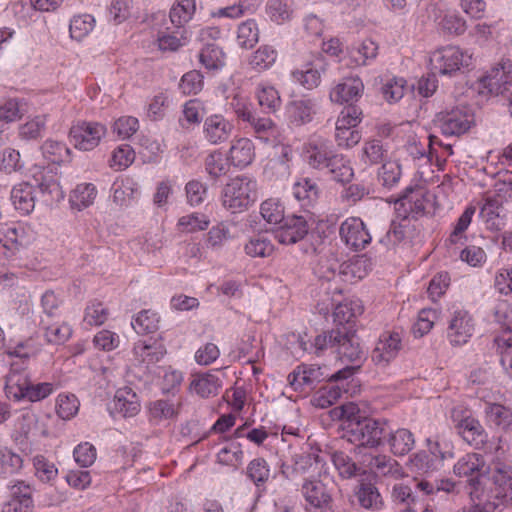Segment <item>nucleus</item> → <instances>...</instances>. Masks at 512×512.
Here are the masks:
<instances>
[{"mask_svg": "<svg viewBox=\"0 0 512 512\" xmlns=\"http://www.w3.org/2000/svg\"><path fill=\"white\" fill-rule=\"evenodd\" d=\"M336 155L332 143L321 136L311 137L303 146L305 162L316 170L326 169Z\"/></svg>", "mask_w": 512, "mask_h": 512, "instance_id": "nucleus-10", "label": "nucleus"}, {"mask_svg": "<svg viewBox=\"0 0 512 512\" xmlns=\"http://www.w3.org/2000/svg\"><path fill=\"white\" fill-rule=\"evenodd\" d=\"M415 488L426 496H434L439 492L452 494L457 491V483L449 478L430 480L428 478H415Z\"/></svg>", "mask_w": 512, "mask_h": 512, "instance_id": "nucleus-30", "label": "nucleus"}, {"mask_svg": "<svg viewBox=\"0 0 512 512\" xmlns=\"http://www.w3.org/2000/svg\"><path fill=\"white\" fill-rule=\"evenodd\" d=\"M326 169L337 182H349L354 175L349 162L341 154H337Z\"/></svg>", "mask_w": 512, "mask_h": 512, "instance_id": "nucleus-58", "label": "nucleus"}, {"mask_svg": "<svg viewBox=\"0 0 512 512\" xmlns=\"http://www.w3.org/2000/svg\"><path fill=\"white\" fill-rule=\"evenodd\" d=\"M41 151L43 157L51 163H62L69 157L70 150L62 142L48 139L42 146Z\"/></svg>", "mask_w": 512, "mask_h": 512, "instance_id": "nucleus-50", "label": "nucleus"}, {"mask_svg": "<svg viewBox=\"0 0 512 512\" xmlns=\"http://www.w3.org/2000/svg\"><path fill=\"white\" fill-rule=\"evenodd\" d=\"M277 55L272 46L262 45L249 58V65L258 72L267 70L276 62Z\"/></svg>", "mask_w": 512, "mask_h": 512, "instance_id": "nucleus-44", "label": "nucleus"}, {"mask_svg": "<svg viewBox=\"0 0 512 512\" xmlns=\"http://www.w3.org/2000/svg\"><path fill=\"white\" fill-rule=\"evenodd\" d=\"M359 505L367 510L380 511L384 507V500L376 486L371 483H363L356 492Z\"/></svg>", "mask_w": 512, "mask_h": 512, "instance_id": "nucleus-33", "label": "nucleus"}, {"mask_svg": "<svg viewBox=\"0 0 512 512\" xmlns=\"http://www.w3.org/2000/svg\"><path fill=\"white\" fill-rule=\"evenodd\" d=\"M106 132L101 123L81 121L70 128L69 135L76 149L90 151L99 145Z\"/></svg>", "mask_w": 512, "mask_h": 512, "instance_id": "nucleus-12", "label": "nucleus"}, {"mask_svg": "<svg viewBox=\"0 0 512 512\" xmlns=\"http://www.w3.org/2000/svg\"><path fill=\"white\" fill-rule=\"evenodd\" d=\"M453 472L458 477L468 478L469 496L472 501L482 499L486 482H492V465H486L482 455L467 453L454 464Z\"/></svg>", "mask_w": 512, "mask_h": 512, "instance_id": "nucleus-2", "label": "nucleus"}, {"mask_svg": "<svg viewBox=\"0 0 512 512\" xmlns=\"http://www.w3.org/2000/svg\"><path fill=\"white\" fill-rule=\"evenodd\" d=\"M428 203L426 189L421 185L408 186L396 201V205L404 208V220L412 215L417 217L425 213Z\"/></svg>", "mask_w": 512, "mask_h": 512, "instance_id": "nucleus-17", "label": "nucleus"}, {"mask_svg": "<svg viewBox=\"0 0 512 512\" xmlns=\"http://www.w3.org/2000/svg\"><path fill=\"white\" fill-rule=\"evenodd\" d=\"M494 289L502 296H512V264L495 273Z\"/></svg>", "mask_w": 512, "mask_h": 512, "instance_id": "nucleus-63", "label": "nucleus"}, {"mask_svg": "<svg viewBox=\"0 0 512 512\" xmlns=\"http://www.w3.org/2000/svg\"><path fill=\"white\" fill-rule=\"evenodd\" d=\"M473 121L474 116L467 108L457 107L437 114L434 125L445 136H460L470 129Z\"/></svg>", "mask_w": 512, "mask_h": 512, "instance_id": "nucleus-9", "label": "nucleus"}, {"mask_svg": "<svg viewBox=\"0 0 512 512\" xmlns=\"http://www.w3.org/2000/svg\"><path fill=\"white\" fill-rule=\"evenodd\" d=\"M187 40L186 30L184 28L175 27V30L161 31L157 37L158 47L161 51L174 52L185 44Z\"/></svg>", "mask_w": 512, "mask_h": 512, "instance_id": "nucleus-41", "label": "nucleus"}, {"mask_svg": "<svg viewBox=\"0 0 512 512\" xmlns=\"http://www.w3.org/2000/svg\"><path fill=\"white\" fill-rule=\"evenodd\" d=\"M260 214L266 222L274 225H280L286 218L282 204L275 199L265 200L261 204Z\"/></svg>", "mask_w": 512, "mask_h": 512, "instance_id": "nucleus-59", "label": "nucleus"}, {"mask_svg": "<svg viewBox=\"0 0 512 512\" xmlns=\"http://www.w3.org/2000/svg\"><path fill=\"white\" fill-rule=\"evenodd\" d=\"M443 458V454H433L421 450L410 458V467L419 474H428L438 469Z\"/></svg>", "mask_w": 512, "mask_h": 512, "instance_id": "nucleus-37", "label": "nucleus"}, {"mask_svg": "<svg viewBox=\"0 0 512 512\" xmlns=\"http://www.w3.org/2000/svg\"><path fill=\"white\" fill-rule=\"evenodd\" d=\"M363 464L378 476L398 480L405 475L402 466L388 455H365Z\"/></svg>", "mask_w": 512, "mask_h": 512, "instance_id": "nucleus-20", "label": "nucleus"}, {"mask_svg": "<svg viewBox=\"0 0 512 512\" xmlns=\"http://www.w3.org/2000/svg\"><path fill=\"white\" fill-rule=\"evenodd\" d=\"M308 230V223L303 216L289 215L275 230V238L281 244H295L304 239Z\"/></svg>", "mask_w": 512, "mask_h": 512, "instance_id": "nucleus-16", "label": "nucleus"}, {"mask_svg": "<svg viewBox=\"0 0 512 512\" xmlns=\"http://www.w3.org/2000/svg\"><path fill=\"white\" fill-rule=\"evenodd\" d=\"M11 200L14 207L22 214H29L35 207L34 188L27 182L15 185L11 191Z\"/></svg>", "mask_w": 512, "mask_h": 512, "instance_id": "nucleus-29", "label": "nucleus"}, {"mask_svg": "<svg viewBox=\"0 0 512 512\" xmlns=\"http://www.w3.org/2000/svg\"><path fill=\"white\" fill-rule=\"evenodd\" d=\"M386 421L369 417H351L348 419L346 433L348 440L357 443L359 452L362 447L375 448L383 443L386 435Z\"/></svg>", "mask_w": 512, "mask_h": 512, "instance_id": "nucleus-4", "label": "nucleus"}, {"mask_svg": "<svg viewBox=\"0 0 512 512\" xmlns=\"http://www.w3.org/2000/svg\"><path fill=\"white\" fill-rule=\"evenodd\" d=\"M195 11V0H177L170 9V21L174 27L183 28V26L192 19Z\"/></svg>", "mask_w": 512, "mask_h": 512, "instance_id": "nucleus-42", "label": "nucleus"}, {"mask_svg": "<svg viewBox=\"0 0 512 512\" xmlns=\"http://www.w3.org/2000/svg\"><path fill=\"white\" fill-rule=\"evenodd\" d=\"M225 54L214 42H207L199 53L200 63L208 70L219 69L224 65Z\"/></svg>", "mask_w": 512, "mask_h": 512, "instance_id": "nucleus-43", "label": "nucleus"}, {"mask_svg": "<svg viewBox=\"0 0 512 512\" xmlns=\"http://www.w3.org/2000/svg\"><path fill=\"white\" fill-rule=\"evenodd\" d=\"M339 235L341 241L354 251L365 249L372 240L365 223L359 217L345 219L339 227Z\"/></svg>", "mask_w": 512, "mask_h": 512, "instance_id": "nucleus-13", "label": "nucleus"}, {"mask_svg": "<svg viewBox=\"0 0 512 512\" xmlns=\"http://www.w3.org/2000/svg\"><path fill=\"white\" fill-rule=\"evenodd\" d=\"M496 453L492 468V486L484 490L482 499H475L474 505L458 512H494L500 505L512 506V466L503 460L504 452L499 444Z\"/></svg>", "mask_w": 512, "mask_h": 512, "instance_id": "nucleus-1", "label": "nucleus"}, {"mask_svg": "<svg viewBox=\"0 0 512 512\" xmlns=\"http://www.w3.org/2000/svg\"><path fill=\"white\" fill-rule=\"evenodd\" d=\"M28 243L25 228L20 224H12L0 228V245L6 257L16 255Z\"/></svg>", "mask_w": 512, "mask_h": 512, "instance_id": "nucleus-19", "label": "nucleus"}, {"mask_svg": "<svg viewBox=\"0 0 512 512\" xmlns=\"http://www.w3.org/2000/svg\"><path fill=\"white\" fill-rule=\"evenodd\" d=\"M335 481L324 476L320 479H304L301 492L307 502L309 512H335L333 496L336 492Z\"/></svg>", "mask_w": 512, "mask_h": 512, "instance_id": "nucleus-5", "label": "nucleus"}, {"mask_svg": "<svg viewBox=\"0 0 512 512\" xmlns=\"http://www.w3.org/2000/svg\"><path fill=\"white\" fill-rule=\"evenodd\" d=\"M340 386H320L311 398V403L318 408H327L337 402L341 396Z\"/></svg>", "mask_w": 512, "mask_h": 512, "instance_id": "nucleus-53", "label": "nucleus"}, {"mask_svg": "<svg viewBox=\"0 0 512 512\" xmlns=\"http://www.w3.org/2000/svg\"><path fill=\"white\" fill-rule=\"evenodd\" d=\"M325 71V62L321 56H317L303 71L294 72V77L307 89H313L320 84L321 72Z\"/></svg>", "mask_w": 512, "mask_h": 512, "instance_id": "nucleus-36", "label": "nucleus"}, {"mask_svg": "<svg viewBox=\"0 0 512 512\" xmlns=\"http://www.w3.org/2000/svg\"><path fill=\"white\" fill-rule=\"evenodd\" d=\"M472 55L457 46H446L434 51L430 56L431 68L435 73L451 75L471 64Z\"/></svg>", "mask_w": 512, "mask_h": 512, "instance_id": "nucleus-8", "label": "nucleus"}, {"mask_svg": "<svg viewBox=\"0 0 512 512\" xmlns=\"http://www.w3.org/2000/svg\"><path fill=\"white\" fill-rule=\"evenodd\" d=\"M33 467L35 477L42 483H51L58 475V469L55 464L49 461L43 455L33 457Z\"/></svg>", "mask_w": 512, "mask_h": 512, "instance_id": "nucleus-51", "label": "nucleus"}, {"mask_svg": "<svg viewBox=\"0 0 512 512\" xmlns=\"http://www.w3.org/2000/svg\"><path fill=\"white\" fill-rule=\"evenodd\" d=\"M484 88L493 95H504L512 88V63L510 60L502 61L491 68L487 75L481 79Z\"/></svg>", "mask_w": 512, "mask_h": 512, "instance_id": "nucleus-15", "label": "nucleus"}, {"mask_svg": "<svg viewBox=\"0 0 512 512\" xmlns=\"http://www.w3.org/2000/svg\"><path fill=\"white\" fill-rule=\"evenodd\" d=\"M256 137L264 142L275 140L279 134L277 125L268 117H255L250 124Z\"/></svg>", "mask_w": 512, "mask_h": 512, "instance_id": "nucleus-52", "label": "nucleus"}, {"mask_svg": "<svg viewBox=\"0 0 512 512\" xmlns=\"http://www.w3.org/2000/svg\"><path fill=\"white\" fill-rule=\"evenodd\" d=\"M391 497L397 505L405 508L401 512H418L417 497L413 494L412 488L404 484H396L392 488Z\"/></svg>", "mask_w": 512, "mask_h": 512, "instance_id": "nucleus-46", "label": "nucleus"}, {"mask_svg": "<svg viewBox=\"0 0 512 512\" xmlns=\"http://www.w3.org/2000/svg\"><path fill=\"white\" fill-rule=\"evenodd\" d=\"M109 311L105 305L97 300L88 303L84 311L83 321L89 326H100L108 319Z\"/></svg>", "mask_w": 512, "mask_h": 512, "instance_id": "nucleus-55", "label": "nucleus"}, {"mask_svg": "<svg viewBox=\"0 0 512 512\" xmlns=\"http://www.w3.org/2000/svg\"><path fill=\"white\" fill-rule=\"evenodd\" d=\"M255 157V147L248 138H239L232 142L227 160L231 165L238 168H245L252 163Z\"/></svg>", "mask_w": 512, "mask_h": 512, "instance_id": "nucleus-26", "label": "nucleus"}, {"mask_svg": "<svg viewBox=\"0 0 512 512\" xmlns=\"http://www.w3.org/2000/svg\"><path fill=\"white\" fill-rule=\"evenodd\" d=\"M401 349V338L398 333L383 334L372 351L371 359L379 366H386Z\"/></svg>", "mask_w": 512, "mask_h": 512, "instance_id": "nucleus-21", "label": "nucleus"}, {"mask_svg": "<svg viewBox=\"0 0 512 512\" xmlns=\"http://www.w3.org/2000/svg\"><path fill=\"white\" fill-rule=\"evenodd\" d=\"M372 261L366 255H359L346 264L343 273L355 279H363L372 270Z\"/></svg>", "mask_w": 512, "mask_h": 512, "instance_id": "nucleus-62", "label": "nucleus"}, {"mask_svg": "<svg viewBox=\"0 0 512 512\" xmlns=\"http://www.w3.org/2000/svg\"><path fill=\"white\" fill-rule=\"evenodd\" d=\"M131 324L138 334L152 333L159 327V317L151 310H143L138 313Z\"/></svg>", "mask_w": 512, "mask_h": 512, "instance_id": "nucleus-56", "label": "nucleus"}, {"mask_svg": "<svg viewBox=\"0 0 512 512\" xmlns=\"http://www.w3.org/2000/svg\"><path fill=\"white\" fill-rule=\"evenodd\" d=\"M316 104L312 99L295 100L287 106L290 122L299 126L309 123L315 114Z\"/></svg>", "mask_w": 512, "mask_h": 512, "instance_id": "nucleus-31", "label": "nucleus"}, {"mask_svg": "<svg viewBox=\"0 0 512 512\" xmlns=\"http://www.w3.org/2000/svg\"><path fill=\"white\" fill-rule=\"evenodd\" d=\"M500 353V362L506 373L512 376V335L495 338Z\"/></svg>", "mask_w": 512, "mask_h": 512, "instance_id": "nucleus-64", "label": "nucleus"}, {"mask_svg": "<svg viewBox=\"0 0 512 512\" xmlns=\"http://www.w3.org/2000/svg\"><path fill=\"white\" fill-rule=\"evenodd\" d=\"M245 253L250 257H269L273 254L274 246L265 236H255L251 238L244 247Z\"/></svg>", "mask_w": 512, "mask_h": 512, "instance_id": "nucleus-54", "label": "nucleus"}, {"mask_svg": "<svg viewBox=\"0 0 512 512\" xmlns=\"http://www.w3.org/2000/svg\"><path fill=\"white\" fill-rule=\"evenodd\" d=\"M148 420L153 425H160L174 419L178 414L177 405L170 400H155L148 404Z\"/></svg>", "mask_w": 512, "mask_h": 512, "instance_id": "nucleus-28", "label": "nucleus"}, {"mask_svg": "<svg viewBox=\"0 0 512 512\" xmlns=\"http://www.w3.org/2000/svg\"><path fill=\"white\" fill-rule=\"evenodd\" d=\"M358 369L359 366H347L331 373L326 366L301 364L288 375V384H318L324 381L338 382L348 380Z\"/></svg>", "mask_w": 512, "mask_h": 512, "instance_id": "nucleus-6", "label": "nucleus"}, {"mask_svg": "<svg viewBox=\"0 0 512 512\" xmlns=\"http://www.w3.org/2000/svg\"><path fill=\"white\" fill-rule=\"evenodd\" d=\"M166 353L162 343L158 341H139L134 346V354L138 361L147 365L158 362Z\"/></svg>", "mask_w": 512, "mask_h": 512, "instance_id": "nucleus-34", "label": "nucleus"}, {"mask_svg": "<svg viewBox=\"0 0 512 512\" xmlns=\"http://www.w3.org/2000/svg\"><path fill=\"white\" fill-rule=\"evenodd\" d=\"M41 324L45 329V337L49 343L63 344L72 335V328L68 323H52L51 320L42 319Z\"/></svg>", "mask_w": 512, "mask_h": 512, "instance_id": "nucleus-45", "label": "nucleus"}, {"mask_svg": "<svg viewBox=\"0 0 512 512\" xmlns=\"http://www.w3.org/2000/svg\"><path fill=\"white\" fill-rule=\"evenodd\" d=\"M364 90L359 77H347L338 83L330 92V99L337 104L357 101Z\"/></svg>", "mask_w": 512, "mask_h": 512, "instance_id": "nucleus-22", "label": "nucleus"}, {"mask_svg": "<svg viewBox=\"0 0 512 512\" xmlns=\"http://www.w3.org/2000/svg\"><path fill=\"white\" fill-rule=\"evenodd\" d=\"M485 417L488 423L504 431L512 430V410L498 403H486Z\"/></svg>", "mask_w": 512, "mask_h": 512, "instance_id": "nucleus-32", "label": "nucleus"}, {"mask_svg": "<svg viewBox=\"0 0 512 512\" xmlns=\"http://www.w3.org/2000/svg\"><path fill=\"white\" fill-rule=\"evenodd\" d=\"M248 478L255 484L259 492L265 491V484L270 479V468L264 458H255L247 466Z\"/></svg>", "mask_w": 512, "mask_h": 512, "instance_id": "nucleus-40", "label": "nucleus"}, {"mask_svg": "<svg viewBox=\"0 0 512 512\" xmlns=\"http://www.w3.org/2000/svg\"><path fill=\"white\" fill-rule=\"evenodd\" d=\"M388 443L394 455L403 456L413 449L415 439L411 431L401 428L389 435Z\"/></svg>", "mask_w": 512, "mask_h": 512, "instance_id": "nucleus-39", "label": "nucleus"}, {"mask_svg": "<svg viewBox=\"0 0 512 512\" xmlns=\"http://www.w3.org/2000/svg\"><path fill=\"white\" fill-rule=\"evenodd\" d=\"M233 129L232 122L221 114L208 116L203 124L204 138L213 145L226 142L230 138Z\"/></svg>", "mask_w": 512, "mask_h": 512, "instance_id": "nucleus-18", "label": "nucleus"}, {"mask_svg": "<svg viewBox=\"0 0 512 512\" xmlns=\"http://www.w3.org/2000/svg\"><path fill=\"white\" fill-rule=\"evenodd\" d=\"M259 105L268 112H275L281 105L279 92L268 84H259L256 91Z\"/></svg>", "mask_w": 512, "mask_h": 512, "instance_id": "nucleus-47", "label": "nucleus"}, {"mask_svg": "<svg viewBox=\"0 0 512 512\" xmlns=\"http://www.w3.org/2000/svg\"><path fill=\"white\" fill-rule=\"evenodd\" d=\"M113 409L123 417H133L140 411V400L130 386H122L115 392Z\"/></svg>", "mask_w": 512, "mask_h": 512, "instance_id": "nucleus-27", "label": "nucleus"}, {"mask_svg": "<svg viewBox=\"0 0 512 512\" xmlns=\"http://www.w3.org/2000/svg\"><path fill=\"white\" fill-rule=\"evenodd\" d=\"M339 332L342 337L338 338L339 342H336L335 345L339 358L350 362L360 360L363 356V351L355 329L348 327V330L339 329Z\"/></svg>", "mask_w": 512, "mask_h": 512, "instance_id": "nucleus-23", "label": "nucleus"}, {"mask_svg": "<svg viewBox=\"0 0 512 512\" xmlns=\"http://www.w3.org/2000/svg\"><path fill=\"white\" fill-rule=\"evenodd\" d=\"M501 201L499 199L487 196L481 208L480 216L491 230H500L504 225L503 218L501 217Z\"/></svg>", "mask_w": 512, "mask_h": 512, "instance_id": "nucleus-38", "label": "nucleus"}, {"mask_svg": "<svg viewBox=\"0 0 512 512\" xmlns=\"http://www.w3.org/2000/svg\"><path fill=\"white\" fill-rule=\"evenodd\" d=\"M475 331L473 316L463 309L455 310L446 329V338L454 346H462L469 342Z\"/></svg>", "mask_w": 512, "mask_h": 512, "instance_id": "nucleus-11", "label": "nucleus"}, {"mask_svg": "<svg viewBox=\"0 0 512 512\" xmlns=\"http://www.w3.org/2000/svg\"><path fill=\"white\" fill-rule=\"evenodd\" d=\"M97 189L92 183L78 184L70 193L69 202L73 209L81 211L94 203Z\"/></svg>", "mask_w": 512, "mask_h": 512, "instance_id": "nucleus-35", "label": "nucleus"}, {"mask_svg": "<svg viewBox=\"0 0 512 512\" xmlns=\"http://www.w3.org/2000/svg\"><path fill=\"white\" fill-rule=\"evenodd\" d=\"M457 428L462 439L470 446L478 450H484L486 454L492 455V466L494 459L497 457L496 447L498 443L504 452L503 460L508 462L506 459V450L502 445L501 438H493V440L489 441L488 434L479 420L473 417H465L459 422Z\"/></svg>", "mask_w": 512, "mask_h": 512, "instance_id": "nucleus-7", "label": "nucleus"}, {"mask_svg": "<svg viewBox=\"0 0 512 512\" xmlns=\"http://www.w3.org/2000/svg\"><path fill=\"white\" fill-rule=\"evenodd\" d=\"M205 169L210 177L219 178L229 171V163L227 158L219 151L209 154L205 160Z\"/></svg>", "mask_w": 512, "mask_h": 512, "instance_id": "nucleus-60", "label": "nucleus"}, {"mask_svg": "<svg viewBox=\"0 0 512 512\" xmlns=\"http://www.w3.org/2000/svg\"><path fill=\"white\" fill-rule=\"evenodd\" d=\"M9 497L2 512H32L34 509L33 486L24 480H14L8 485Z\"/></svg>", "mask_w": 512, "mask_h": 512, "instance_id": "nucleus-14", "label": "nucleus"}, {"mask_svg": "<svg viewBox=\"0 0 512 512\" xmlns=\"http://www.w3.org/2000/svg\"><path fill=\"white\" fill-rule=\"evenodd\" d=\"M8 399L17 403L40 401L52 393L49 386H4Z\"/></svg>", "mask_w": 512, "mask_h": 512, "instance_id": "nucleus-25", "label": "nucleus"}, {"mask_svg": "<svg viewBox=\"0 0 512 512\" xmlns=\"http://www.w3.org/2000/svg\"><path fill=\"white\" fill-rule=\"evenodd\" d=\"M256 199L257 182L247 175L230 179L221 192V203L231 213H240L248 209Z\"/></svg>", "mask_w": 512, "mask_h": 512, "instance_id": "nucleus-3", "label": "nucleus"}, {"mask_svg": "<svg viewBox=\"0 0 512 512\" xmlns=\"http://www.w3.org/2000/svg\"><path fill=\"white\" fill-rule=\"evenodd\" d=\"M386 153L387 150L381 140L371 139L364 143L361 159L365 164H378L384 160Z\"/></svg>", "mask_w": 512, "mask_h": 512, "instance_id": "nucleus-57", "label": "nucleus"}, {"mask_svg": "<svg viewBox=\"0 0 512 512\" xmlns=\"http://www.w3.org/2000/svg\"><path fill=\"white\" fill-rule=\"evenodd\" d=\"M259 41V29L252 19L242 22L237 30V43L240 47L252 48Z\"/></svg>", "mask_w": 512, "mask_h": 512, "instance_id": "nucleus-49", "label": "nucleus"}, {"mask_svg": "<svg viewBox=\"0 0 512 512\" xmlns=\"http://www.w3.org/2000/svg\"><path fill=\"white\" fill-rule=\"evenodd\" d=\"M135 160V152L128 144H123L117 147L109 161L110 167L115 170H124L129 167Z\"/></svg>", "mask_w": 512, "mask_h": 512, "instance_id": "nucleus-61", "label": "nucleus"}, {"mask_svg": "<svg viewBox=\"0 0 512 512\" xmlns=\"http://www.w3.org/2000/svg\"><path fill=\"white\" fill-rule=\"evenodd\" d=\"M95 26V19L90 14H81L74 16L69 25L70 36L72 39L81 41L85 38Z\"/></svg>", "mask_w": 512, "mask_h": 512, "instance_id": "nucleus-48", "label": "nucleus"}, {"mask_svg": "<svg viewBox=\"0 0 512 512\" xmlns=\"http://www.w3.org/2000/svg\"><path fill=\"white\" fill-rule=\"evenodd\" d=\"M363 313V306L360 300H350L339 303L333 312L335 328L341 330L354 329L356 318Z\"/></svg>", "mask_w": 512, "mask_h": 512, "instance_id": "nucleus-24", "label": "nucleus"}]
</instances>
